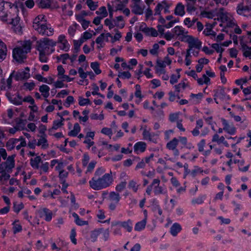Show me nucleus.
I'll return each mask as SVG.
<instances>
[{
    "label": "nucleus",
    "instance_id": "f257e3e1",
    "mask_svg": "<svg viewBox=\"0 0 251 251\" xmlns=\"http://www.w3.org/2000/svg\"><path fill=\"white\" fill-rule=\"evenodd\" d=\"M105 170L102 167L98 168L94 176L89 182L91 188L94 190H100L110 186L113 181L111 172L104 173Z\"/></svg>",
    "mask_w": 251,
    "mask_h": 251
},
{
    "label": "nucleus",
    "instance_id": "f03ea898",
    "mask_svg": "<svg viewBox=\"0 0 251 251\" xmlns=\"http://www.w3.org/2000/svg\"><path fill=\"white\" fill-rule=\"evenodd\" d=\"M33 27L42 36H50L53 35L54 29L50 24H47L45 16L40 15L35 18L33 22Z\"/></svg>",
    "mask_w": 251,
    "mask_h": 251
},
{
    "label": "nucleus",
    "instance_id": "7ed1b4c3",
    "mask_svg": "<svg viewBox=\"0 0 251 251\" xmlns=\"http://www.w3.org/2000/svg\"><path fill=\"white\" fill-rule=\"evenodd\" d=\"M32 42L30 40L25 41L20 47H17L13 50V58L18 62L23 63L26 58V54L31 49Z\"/></svg>",
    "mask_w": 251,
    "mask_h": 251
},
{
    "label": "nucleus",
    "instance_id": "20e7f679",
    "mask_svg": "<svg viewBox=\"0 0 251 251\" xmlns=\"http://www.w3.org/2000/svg\"><path fill=\"white\" fill-rule=\"evenodd\" d=\"M56 43L51 39L44 38L36 42V49L39 52H47L50 47H54Z\"/></svg>",
    "mask_w": 251,
    "mask_h": 251
},
{
    "label": "nucleus",
    "instance_id": "39448f33",
    "mask_svg": "<svg viewBox=\"0 0 251 251\" xmlns=\"http://www.w3.org/2000/svg\"><path fill=\"white\" fill-rule=\"evenodd\" d=\"M186 42L188 44V48L192 50L193 48L200 50L201 47L202 43L198 38H194L192 36H185Z\"/></svg>",
    "mask_w": 251,
    "mask_h": 251
},
{
    "label": "nucleus",
    "instance_id": "423d86ee",
    "mask_svg": "<svg viewBox=\"0 0 251 251\" xmlns=\"http://www.w3.org/2000/svg\"><path fill=\"white\" fill-rule=\"evenodd\" d=\"M160 180L159 178L154 179L151 183L153 187V192L155 195L166 194L167 189L165 187L160 185Z\"/></svg>",
    "mask_w": 251,
    "mask_h": 251
},
{
    "label": "nucleus",
    "instance_id": "0eeeda50",
    "mask_svg": "<svg viewBox=\"0 0 251 251\" xmlns=\"http://www.w3.org/2000/svg\"><path fill=\"white\" fill-rule=\"evenodd\" d=\"M29 68L26 67L24 70L18 71L14 77L17 81L26 80L30 77Z\"/></svg>",
    "mask_w": 251,
    "mask_h": 251
},
{
    "label": "nucleus",
    "instance_id": "6e6552de",
    "mask_svg": "<svg viewBox=\"0 0 251 251\" xmlns=\"http://www.w3.org/2000/svg\"><path fill=\"white\" fill-rule=\"evenodd\" d=\"M40 218H44L47 222H50L52 219V212L47 208H43L37 211Z\"/></svg>",
    "mask_w": 251,
    "mask_h": 251
},
{
    "label": "nucleus",
    "instance_id": "1a4fd4ad",
    "mask_svg": "<svg viewBox=\"0 0 251 251\" xmlns=\"http://www.w3.org/2000/svg\"><path fill=\"white\" fill-rule=\"evenodd\" d=\"M178 144V140H177V138H174L167 143L166 148L169 150L173 151L175 156H178L179 154V151L176 149Z\"/></svg>",
    "mask_w": 251,
    "mask_h": 251
},
{
    "label": "nucleus",
    "instance_id": "9d476101",
    "mask_svg": "<svg viewBox=\"0 0 251 251\" xmlns=\"http://www.w3.org/2000/svg\"><path fill=\"white\" fill-rule=\"evenodd\" d=\"M6 96L8 100L14 105H21L23 103L22 97L20 95L19 93H17V97L14 98H13L14 96L10 92H7Z\"/></svg>",
    "mask_w": 251,
    "mask_h": 251
},
{
    "label": "nucleus",
    "instance_id": "9b49d317",
    "mask_svg": "<svg viewBox=\"0 0 251 251\" xmlns=\"http://www.w3.org/2000/svg\"><path fill=\"white\" fill-rule=\"evenodd\" d=\"M217 99L226 101L230 99V97L226 94L224 89L221 88L220 90H217L214 95L215 101L216 103L218 104L219 102L217 101Z\"/></svg>",
    "mask_w": 251,
    "mask_h": 251
},
{
    "label": "nucleus",
    "instance_id": "f8f14e48",
    "mask_svg": "<svg viewBox=\"0 0 251 251\" xmlns=\"http://www.w3.org/2000/svg\"><path fill=\"white\" fill-rule=\"evenodd\" d=\"M222 122L224 125V130L230 134H234L236 131L235 127L232 124H229L227 121L224 119H222Z\"/></svg>",
    "mask_w": 251,
    "mask_h": 251
},
{
    "label": "nucleus",
    "instance_id": "ddd939ff",
    "mask_svg": "<svg viewBox=\"0 0 251 251\" xmlns=\"http://www.w3.org/2000/svg\"><path fill=\"white\" fill-rule=\"evenodd\" d=\"M20 20V17L17 16L15 18H12V21L10 22V24L12 25L14 27L15 32L18 33L22 32V27L20 25H19Z\"/></svg>",
    "mask_w": 251,
    "mask_h": 251
},
{
    "label": "nucleus",
    "instance_id": "4468645a",
    "mask_svg": "<svg viewBox=\"0 0 251 251\" xmlns=\"http://www.w3.org/2000/svg\"><path fill=\"white\" fill-rule=\"evenodd\" d=\"M14 157V155L9 156L7 157L6 161L3 162V165H5L7 169H8L9 172H11L12 169L15 167Z\"/></svg>",
    "mask_w": 251,
    "mask_h": 251
},
{
    "label": "nucleus",
    "instance_id": "2eb2a0df",
    "mask_svg": "<svg viewBox=\"0 0 251 251\" xmlns=\"http://www.w3.org/2000/svg\"><path fill=\"white\" fill-rule=\"evenodd\" d=\"M146 149V144L143 142L136 143L134 146V151L137 154L144 152Z\"/></svg>",
    "mask_w": 251,
    "mask_h": 251
},
{
    "label": "nucleus",
    "instance_id": "dca6fc26",
    "mask_svg": "<svg viewBox=\"0 0 251 251\" xmlns=\"http://www.w3.org/2000/svg\"><path fill=\"white\" fill-rule=\"evenodd\" d=\"M7 16V12L4 7V1L1 0L0 2V19L3 21H6Z\"/></svg>",
    "mask_w": 251,
    "mask_h": 251
},
{
    "label": "nucleus",
    "instance_id": "f3484780",
    "mask_svg": "<svg viewBox=\"0 0 251 251\" xmlns=\"http://www.w3.org/2000/svg\"><path fill=\"white\" fill-rule=\"evenodd\" d=\"M7 54V48L6 45L0 40V61L3 60Z\"/></svg>",
    "mask_w": 251,
    "mask_h": 251
},
{
    "label": "nucleus",
    "instance_id": "a211bd4d",
    "mask_svg": "<svg viewBox=\"0 0 251 251\" xmlns=\"http://www.w3.org/2000/svg\"><path fill=\"white\" fill-rule=\"evenodd\" d=\"M241 46V49L243 51V55L246 57H249L251 58V47H248L246 44L243 42L240 43Z\"/></svg>",
    "mask_w": 251,
    "mask_h": 251
},
{
    "label": "nucleus",
    "instance_id": "6ab92c4d",
    "mask_svg": "<svg viewBox=\"0 0 251 251\" xmlns=\"http://www.w3.org/2000/svg\"><path fill=\"white\" fill-rule=\"evenodd\" d=\"M103 229L101 228H98L95 229L90 232V238L91 241L93 242H95L97 241V239L98 238V237L99 236L100 234L102 233L103 231Z\"/></svg>",
    "mask_w": 251,
    "mask_h": 251
},
{
    "label": "nucleus",
    "instance_id": "aec40b11",
    "mask_svg": "<svg viewBox=\"0 0 251 251\" xmlns=\"http://www.w3.org/2000/svg\"><path fill=\"white\" fill-rule=\"evenodd\" d=\"M116 225H120L122 227L125 228L129 232H131L132 229V224L130 220L123 222H118Z\"/></svg>",
    "mask_w": 251,
    "mask_h": 251
},
{
    "label": "nucleus",
    "instance_id": "412c9836",
    "mask_svg": "<svg viewBox=\"0 0 251 251\" xmlns=\"http://www.w3.org/2000/svg\"><path fill=\"white\" fill-rule=\"evenodd\" d=\"M181 230V227L180 225L178 223H175L171 227L170 232L173 236H176Z\"/></svg>",
    "mask_w": 251,
    "mask_h": 251
},
{
    "label": "nucleus",
    "instance_id": "4be33fe9",
    "mask_svg": "<svg viewBox=\"0 0 251 251\" xmlns=\"http://www.w3.org/2000/svg\"><path fill=\"white\" fill-rule=\"evenodd\" d=\"M50 87L45 84L40 86L39 89V91L45 98H47L50 95Z\"/></svg>",
    "mask_w": 251,
    "mask_h": 251
},
{
    "label": "nucleus",
    "instance_id": "5701e85b",
    "mask_svg": "<svg viewBox=\"0 0 251 251\" xmlns=\"http://www.w3.org/2000/svg\"><path fill=\"white\" fill-rule=\"evenodd\" d=\"M175 14L180 16H182L184 15V6L182 3H179L177 4L175 10Z\"/></svg>",
    "mask_w": 251,
    "mask_h": 251
},
{
    "label": "nucleus",
    "instance_id": "b1692460",
    "mask_svg": "<svg viewBox=\"0 0 251 251\" xmlns=\"http://www.w3.org/2000/svg\"><path fill=\"white\" fill-rule=\"evenodd\" d=\"M41 161V158L39 156H37L35 158H31L30 160V165L35 169H38L39 167V163Z\"/></svg>",
    "mask_w": 251,
    "mask_h": 251
},
{
    "label": "nucleus",
    "instance_id": "393cba45",
    "mask_svg": "<svg viewBox=\"0 0 251 251\" xmlns=\"http://www.w3.org/2000/svg\"><path fill=\"white\" fill-rule=\"evenodd\" d=\"M167 5V2L165 0H164L162 1L161 3H159L156 5L155 9H154V15H160L161 11L163 9V8L166 6Z\"/></svg>",
    "mask_w": 251,
    "mask_h": 251
},
{
    "label": "nucleus",
    "instance_id": "a878e982",
    "mask_svg": "<svg viewBox=\"0 0 251 251\" xmlns=\"http://www.w3.org/2000/svg\"><path fill=\"white\" fill-rule=\"evenodd\" d=\"M18 142L16 138H11L9 139L6 144V147L8 150L11 151L14 149L15 145Z\"/></svg>",
    "mask_w": 251,
    "mask_h": 251
},
{
    "label": "nucleus",
    "instance_id": "bb28decb",
    "mask_svg": "<svg viewBox=\"0 0 251 251\" xmlns=\"http://www.w3.org/2000/svg\"><path fill=\"white\" fill-rule=\"evenodd\" d=\"M173 32L178 36L188 33V31L184 30L182 27L179 26H175L173 29Z\"/></svg>",
    "mask_w": 251,
    "mask_h": 251
},
{
    "label": "nucleus",
    "instance_id": "cd10ccee",
    "mask_svg": "<svg viewBox=\"0 0 251 251\" xmlns=\"http://www.w3.org/2000/svg\"><path fill=\"white\" fill-rule=\"evenodd\" d=\"M80 130V127L78 123H75L74 126V129L68 133L70 136H76Z\"/></svg>",
    "mask_w": 251,
    "mask_h": 251
},
{
    "label": "nucleus",
    "instance_id": "c85d7f7f",
    "mask_svg": "<svg viewBox=\"0 0 251 251\" xmlns=\"http://www.w3.org/2000/svg\"><path fill=\"white\" fill-rule=\"evenodd\" d=\"M46 136H40V139L38 140L37 145L42 146V147L44 149H46L48 147L49 145L47 143V140L46 138Z\"/></svg>",
    "mask_w": 251,
    "mask_h": 251
},
{
    "label": "nucleus",
    "instance_id": "c756f323",
    "mask_svg": "<svg viewBox=\"0 0 251 251\" xmlns=\"http://www.w3.org/2000/svg\"><path fill=\"white\" fill-rule=\"evenodd\" d=\"M132 8L131 11L135 14L142 15L143 13V9L137 3H134Z\"/></svg>",
    "mask_w": 251,
    "mask_h": 251
},
{
    "label": "nucleus",
    "instance_id": "7c9ffc66",
    "mask_svg": "<svg viewBox=\"0 0 251 251\" xmlns=\"http://www.w3.org/2000/svg\"><path fill=\"white\" fill-rule=\"evenodd\" d=\"M147 223V219L145 218L140 222L136 224L135 226V230L137 231H140L145 227Z\"/></svg>",
    "mask_w": 251,
    "mask_h": 251
},
{
    "label": "nucleus",
    "instance_id": "2f4dec72",
    "mask_svg": "<svg viewBox=\"0 0 251 251\" xmlns=\"http://www.w3.org/2000/svg\"><path fill=\"white\" fill-rule=\"evenodd\" d=\"M109 197L111 201H115L116 203L119 202L121 199L119 194L115 192H110Z\"/></svg>",
    "mask_w": 251,
    "mask_h": 251
},
{
    "label": "nucleus",
    "instance_id": "473e14b6",
    "mask_svg": "<svg viewBox=\"0 0 251 251\" xmlns=\"http://www.w3.org/2000/svg\"><path fill=\"white\" fill-rule=\"evenodd\" d=\"M13 72L11 73L8 77V78L6 80V86L3 87V89L7 90V92H10V90L12 88V77L14 75Z\"/></svg>",
    "mask_w": 251,
    "mask_h": 251
},
{
    "label": "nucleus",
    "instance_id": "72a5a7b5",
    "mask_svg": "<svg viewBox=\"0 0 251 251\" xmlns=\"http://www.w3.org/2000/svg\"><path fill=\"white\" fill-rule=\"evenodd\" d=\"M91 67L97 75L101 73V70L99 69V63L98 62H94L91 63Z\"/></svg>",
    "mask_w": 251,
    "mask_h": 251
},
{
    "label": "nucleus",
    "instance_id": "f704fd0d",
    "mask_svg": "<svg viewBox=\"0 0 251 251\" xmlns=\"http://www.w3.org/2000/svg\"><path fill=\"white\" fill-rule=\"evenodd\" d=\"M49 54V53L47 52H39V59L40 62L42 63H45L48 61V57H47V55Z\"/></svg>",
    "mask_w": 251,
    "mask_h": 251
},
{
    "label": "nucleus",
    "instance_id": "c9c22d12",
    "mask_svg": "<svg viewBox=\"0 0 251 251\" xmlns=\"http://www.w3.org/2000/svg\"><path fill=\"white\" fill-rule=\"evenodd\" d=\"M96 13L97 15H101V17H102L103 18L104 17H106L108 15L106 8L104 6H102V7H100L99 8V10L97 11L96 12Z\"/></svg>",
    "mask_w": 251,
    "mask_h": 251
},
{
    "label": "nucleus",
    "instance_id": "e433bc0d",
    "mask_svg": "<svg viewBox=\"0 0 251 251\" xmlns=\"http://www.w3.org/2000/svg\"><path fill=\"white\" fill-rule=\"evenodd\" d=\"M197 20V19L196 18H194L192 20H191L190 18H186L184 21V23L188 27L190 28L194 25Z\"/></svg>",
    "mask_w": 251,
    "mask_h": 251
},
{
    "label": "nucleus",
    "instance_id": "4c0bfd02",
    "mask_svg": "<svg viewBox=\"0 0 251 251\" xmlns=\"http://www.w3.org/2000/svg\"><path fill=\"white\" fill-rule=\"evenodd\" d=\"M78 104L80 106H84L86 104H91V102L89 99H84L82 97H79Z\"/></svg>",
    "mask_w": 251,
    "mask_h": 251
},
{
    "label": "nucleus",
    "instance_id": "58836bf2",
    "mask_svg": "<svg viewBox=\"0 0 251 251\" xmlns=\"http://www.w3.org/2000/svg\"><path fill=\"white\" fill-rule=\"evenodd\" d=\"M86 3L91 10H95L98 6L97 2H94L92 0H87Z\"/></svg>",
    "mask_w": 251,
    "mask_h": 251
},
{
    "label": "nucleus",
    "instance_id": "ea45409f",
    "mask_svg": "<svg viewBox=\"0 0 251 251\" xmlns=\"http://www.w3.org/2000/svg\"><path fill=\"white\" fill-rule=\"evenodd\" d=\"M123 21V16H118V17H116V21L114 20L113 22L115 23V26H116L117 27H119L120 28H123L124 27L125 24L124 23H121V24H119L118 23V22Z\"/></svg>",
    "mask_w": 251,
    "mask_h": 251
},
{
    "label": "nucleus",
    "instance_id": "a19ab883",
    "mask_svg": "<svg viewBox=\"0 0 251 251\" xmlns=\"http://www.w3.org/2000/svg\"><path fill=\"white\" fill-rule=\"evenodd\" d=\"M138 185L137 183L133 180H131L129 182L128 187L132 189L134 192H136L138 189Z\"/></svg>",
    "mask_w": 251,
    "mask_h": 251
},
{
    "label": "nucleus",
    "instance_id": "79ce46f5",
    "mask_svg": "<svg viewBox=\"0 0 251 251\" xmlns=\"http://www.w3.org/2000/svg\"><path fill=\"white\" fill-rule=\"evenodd\" d=\"M50 5L51 4L49 3V1L45 0H41V1L38 3L39 7L42 8H50Z\"/></svg>",
    "mask_w": 251,
    "mask_h": 251
},
{
    "label": "nucleus",
    "instance_id": "37998d69",
    "mask_svg": "<svg viewBox=\"0 0 251 251\" xmlns=\"http://www.w3.org/2000/svg\"><path fill=\"white\" fill-rule=\"evenodd\" d=\"M244 11H248L247 8H246V5L244 6L243 3H240L238 4L237 7V12L239 14H242Z\"/></svg>",
    "mask_w": 251,
    "mask_h": 251
},
{
    "label": "nucleus",
    "instance_id": "c03bdc74",
    "mask_svg": "<svg viewBox=\"0 0 251 251\" xmlns=\"http://www.w3.org/2000/svg\"><path fill=\"white\" fill-rule=\"evenodd\" d=\"M202 172L203 170L201 168L198 166H195L194 167V169L192 170V171L191 172V175L193 177H195L197 174L201 173Z\"/></svg>",
    "mask_w": 251,
    "mask_h": 251
},
{
    "label": "nucleus",
    "instance_id": "a18cd8bd",
    "mask_svg": "<svg viewBox=\"0 0 251 251\" xmlns=\"http://www.w3.org/2000/svg\"><path fill=\"white\" fill-rule=\"evenodd\" d=\"M118 76L119 77L122 78L123 79L129 78L131 77V74L128 71L119 72Z\"/></svg>",
    "mask_w": 251,
    "mask_h": 251
},
{
    "label": "nucleus",
    "instance_id": "49530a36",
    "mask_svg": "<svg viewBox=\"0 0 251 251\" xmlns=\"http://www.w3.org/2000/svg\"><path fill=\"white\" fill-rule=\"evenodd\" d=\"M126 181H122L119 184H118L116 187V190L118 192H121L126 187Z\"/></svg>",
    "mask_w": 251,
    "mask_h": 251
},
{
    "label": "nucleus",
    "instance_id": "de8ad7c7",
    "mask_svg": "<svg viewBox=\"0 0 251 251\" xmlns=\"http://www.w3.org/2000/svg\"><path fill=\"white\" fill-rule=\"evenodd\" d=\"M196 2L187 3L186 10L188 12H192L196 10V8L194 7V4Z\"/></svg>",
    "mask_w": 251,
    "mask_h": 251
},
{
    "label": "nucleus",
    "instance_id": "09e8293b",
    "mask_svg": "<svg viewBox=\"0 0 251 251\" xmlns=\"http://www.w3.org/2000/svg\"><path fill=\"white\" fill-rule=\"evenodd\" d=\"M114 31L116 32L115 35L112 38L111 42L114 43L116 41H118L121 38L122 35L121 33L118 31V29H115Z\"/></svg>",
    "mask_w": 251,
    "mask_h": 251
},
{
    "label": "nucleus",
    "instance_id": "8fccbe9b",
    "mask_svg": "<svg viewBox=\"0 0 251 251\" xmlns=\"http://www.w3.org/2000/svg\"><path fill=\"white\" fill-rule=\"evenodd\" d=\"M23 208L24 204L23 203L20 204H17L16 202L14 203L13 210L15 212L18 213Z\"/></svg>",
    "mask_w": 251,
    "mask_h": 251
},
{
    "label": "nucleus",
    "instance_id": "3c124183",
    "mask_svg": "<svg viewBox=\"0 0 251 251\" xmlns=\"http://www.w3.org/2000/svg\"><path fill=\"white\" fill-rule=\"evenodd\" d=\"M105 37L104 33H101L99 37H98L96 40V43L100 45L101 47H103V46L102 45V42L104 41Z\"/></svg>",
    "mask_w": 251,
    "mask_h": 251
},
{
    "label": "nucleus",
    "instance_id": "603ef678",
    "mask_svg": "<svg viewBox=\"0 0 251 251\" xmlns=\"http://www.w3.org/2000/svg\"><path fill=\"white\" fill-rule=\"evenodd\" d=\"M15 122L16 123V126L20 129V127H23L25 125V121L23 119L16 118L15 119ZM22 129L23 128H22Z\"/></svg>",
    "mask_w": 251,
    "mask_h": 251
},
{
    "label": "nucleus",
    "instance_id": "864d4df0",
    "mask_svg": "<svg viewBox=\"0 0 251 251\" xmlns=\"http://www.w3.org/2000/svg\"><path fill=\"white\" fill-rule=\"evenodd\" d=\"M76 236V232L74 228L72 229L71 231L70 239L73 243L75 245L76 244V239L75 237Z\"/></svg>",
    "mask_w": 251,
    "mask_h": 251
},
{
    "label": "nucleus",
    "instance_id": "5fc2aeb1",
    "mask_svg": "<svg viewBox=\"0 0 251 251\" xmlns=\"http://www.w3.org/2000/svg\"><path fill=\"white\" fill-rule=\"evenodd\" d=\"M35 86V84L34 82H25L24 84V86L25 87L26 89H28L29 91H31L33 89Z\"/></svg>",
    "mask_w": 251,
    "mask_h": 251
},
{
    "label": "nucleus",
    "instance_id": "6e6d98bb",
    "mask_svg": "<svg viewBox=\"0 0 251 251\" xmlns=\"http://www.w3.org/2000/svg\"><path fill=\"white\" fill-rule=\"evenodd\" d=\"M205 145V140L202 139L198 144V150L200 152H202L204 151V147Z\"/></svg>",
    "mask_w": 251,
    "mask_h": 251
},
{
    "label": "nucleus",
    "instance_id": "4d7b16f0",
    "mask_svg": "<svg viewBox=\"0 0 251 251\" xmlns=\"http://www.w3.org/2000/svg\"><path fill=\"white\" fill-rule=\"evenodd\" d=\"M74 102V97L73 96H68L67 98V99L66 100L65 105H66V106L67 107H68L70 106L71 104H72Z\"/></svg>",
    "mask_w": 251,
    "mask_h": 251
},
{
    "label": "nucleus",
    "instance_id": "13d9d810",
    "mask_svg": "<svg viewBox=\"0 0 251 251\" xmlns=\"http://www.w3.org/2000/svg\"><path fill=\"white\" fill-rule=\"evenodd\" d=\"M64 125L63 123L59 121H54L53 123L52 129H57L58 128Z\"/></svg>",
    "mask_w": 251,
    "mask_h": 251
},
{
    "label": "nucleus",
    "instance_id": "bf43d9fd",
    "mask_svg": "<svg viewBox=\"0 0 251 251\" xmlns=\"http://www.w3.org/2000/svg\"><path fill=\"white\" fill-rule=\"evenodd\" d=\"M212 48L214 49L217 52L222 53L224 49L219 46L218 44H213L211 46Z\"/></svg>",
    "mask_w": 251,
    "mask_h": 251
},
{
    "label": "nucleus",
    "instance_id": "052dcab7",
    "mask_svg": "<svg viewBox=\"0 0 251 251\" xmlns=\"http://www.w3.org/2000/svg\"><path fill=\"white\" fill-rule=\"evenodd\" d=\"M186 87V84L184 82H180L177 85L175 86V89L177 92L180 91V89H184Z\"/></svg>",
    "mask_w": 251,
    "mask_h": 251
},
{
    "label": "nucleus",
    "instance_id": "680f3d73",
    "mask_svg": "<svg viewBox=\"0 0 251 251\" xmlns=\"http://www.w3.org/2000/svg\"><path fill=\"white\" fill-rule=\"evenodd\" d=\"M180 75L178 74L177 76L174 74H173L170 78V83L172 84H174L177 82L178 79L180 78Z\"/></svg>",
    "mask_w": 251,
    "mask_h": 251
},
{
    "label": "nucleus",
    "instance_id": "e2e57ef3",
    "mask_svg": "<svg viewBox=\"0 0 251 251\" xmlns=\"http://www.w3.org/2000/svg\"><path fill=\"white\" fill-rule=\"evenodd\" d=\"M68 173L64 170L60 171L59 172V177L60 180H65V178L67 177Z\"/></svg>",
    "mask_w": 251,
    "mask_h": 251
},
{
    "label": "nucleus",
    "instance_id": "0e129e2a",
    "mask_svg": "<svg viewBox=\"0 0 251 251\" xmlns=\"http://www.w3.org/2000/svg\"><path fill=\"white\" fill-rule=\"evenodd\" d=\"M78 73L79 75V76L82 78L85 79L87 77V73H85L81 67H79L78 69Z\"/></svg>",
    "mask_w": 251,
    "mask_h": 251
},
{
    "label": "nucleus",
    "instance_id": "69168bd1",
    "mask_svg": "<svg viewBox=\"0 0 251 251\" xmlns=\"http://www.w3.org/2000/svg\"><path fill=\"white\" fill-rule=\"evenodd\" d=\"M146 166V163L144 159L143 158L136 165L135 170H138L139 169L145 168Z\"/></svg>",
    "mask_w": 251,
    "mask_h": 251
},
{
    "label": "nucleus",
    "instance_id": "338daca9",
    "mask_svg": "<svg viewBox=\"0 0 251 251\" xmlns=\"http://www.w3.org/2000/svg\"><path fill=\"white\" fill-rule=\"evenodd\" d=\"M61 45L60 46L61 50H64L65 51H67L69 50V44L68 41L60 43Z\"/></svg>",
    "mask_w": 251,
    "mask_h": 251
},
{
    "label": "nucleus",
    "instance_id": "774afa93",
    "mask_svg": "<svg viewBox=\"0 0 251 251\" xmlns=\"http://www.w3.org/2000/svg\"><path fill=\"white\" fill-rule=\"evenodd\" d=\"M101 133L105 135L111 136L112 135V130L109 128L104 127L101 129Z\"/></svg>",
    "mask_w": 251,
    "mask_h": 251
}]
</instances>
